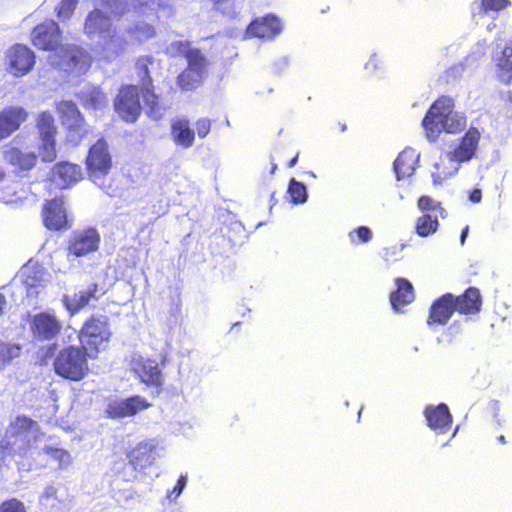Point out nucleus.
<instances>
[{
  "label": "nucleus",
  "mask_w": 512,
  "mask_h": 512,
  "mask_svg": "<svg viewBox=\"0 0 512 512\" xmlns=\"http://www.w3.org/2000/svg\"><path fill=\"white\" fill-rule=\"evenodd\" d=\"M288 194L291 202L294 204H302L307 200L306 186L295 179H291L288 186Z\"/></svg>",
  "instance_id": "obj_40"
},
{
  "label": "nucleus",
  "mask_w": 512,
  "mask_h": 512,
  "mask_svg": "<svg viewBox=\"0 0 512 512\" xmlns=\"http://www.w3.org/2000/svg\"><path fill=\"white\" fill-rule=\"evenodd\" d=\"M439 228L437 216L425 213L419 216L415 222V232L420 237H428L435 234Z\"/></svg>",
  "instance_id": "obj_33"
},
{
  "label": "nucleus",
  "mask_w": 512,
  "mask_h": 512,
  "mask_svg": "<svg viewBox=\"0 0 512 512\" xmlns=\"http://www.w3.org/2000/svg\"><path fill=\"white\" fill-rule=\"evenodd\" d=\"M171 137L176 145L190 148L195 140V132L190 128L187 119L177 118L171 123Z\"/></svg>",
  "instance_id": "obj_30"
},
{
  "label": "nucleus",
  "mask_w": 512,
  "mask_h": 512,
  "mask_svg": "<svg viewBox=\"0 0 512 512\" xmlns=\"http://www.w3.org/2000/svg\"><path fill=\"white\" fill-rule=\"evenodd\" d=\"M112 27L109 16L100 9L90 11L84 21V33L93 37L109 32Z\"/></svg>",
  "instance_id": "obj_26"
},
{
  "label": "nucleus",
  "mask_w": 512,
  "mask_h": 512,
  "mask_svg": "<svg viewBox=\"0 0 512 512\" xmlns=\"http://www.w3.org/2000/svg\"><path fill=\"white\" fill-rule=\"evenodd\" d=\"M346 129V125L345 124H340V130L341 131H345Z\"/></svg>",
  "instance_id": "obj_59"
},
{
  "label": "nucleus",
  "mask_w": 512,
  "mask_h": 512,
  "mask_svg": "<svg viewBox=\"0 0 512 512\" xmlns=\"http://www.w3.org/2000/svg\"><path fill=\"white\" fill-rule=\"evenodd\" d=\"M38 154L43 162H53L57 157V127L51 112L43 111L36 118Z\"/></svg>",
  "instance_id": "obj_8"
},
{
  "label": "nucleus",
  "mask_w": 512,
  "mask_h": 512,
  "mask_svg": "<svg viewBox=\"0 0 512 512\" xmlns=\"http://www.w3.org/2000/svg\"><path fill=\"white\" fill-rule=\"evenodd\" d=\"M282 31L280 19L273 14L253 19L246 28L248 37L273 39Z\"/></svg>",
  "instance_id": "obj_19"
},
{
  "label": "nucleus",
  "mask_w": 512,
  "mask_h": 512,
  "mask_svg": "<svg viewBox=\"0 0 512 512\" xmlns=\"http://www.w3.org/2000/svg\"><path fill=\"white\" fill-rule=\"evenodd\" d=\"M98 5L112 14L122 15L126 9L125 0H97Z\"/></svg>",
  "instance_id": "obj_44"
},
{
  "label": "nucleus",
  "mask_w": 512,
  "mask_h": 512,
  "mask_svg": "<svg viewBox=\"0 0 512 512\" xmlns=\"http://www.w3.org/2000/svg\"><path fill=\"white\" fill-rule=\"evenodd\" d=\"M396 290L392 291L390 294V303L396 312L401 311V309L412 303L415 298L414 288L412 284L405 278H396Z\"/></svg>",
  "instance_id": "obj_28"
},
{
  "label": "nucleus",
  "mask_w": 512,
  "mask_h": 512,
  "mask_svg": "<svg viewBox=\"0 0 512 512\" xmlns=\"http://www.w3.org/2000/svg\"><path fill=\"white\" fill-rule=\"evenodd\" d=\"M468 231H469V227L468 226L463 228V230L461 232V235H460V242H461V244H464V242L466 240V237L468 235Z\"/></svg>",
  "instance_id": "obj_54"
},
{
  "label": "nucleus",
  "mask_w": 512,
  "mask_h": 512,
  "mask_svg": "<svg viewBox=\"0 0 512 512\" xmlns=\"http://www.w3.org/2000/svg\"><path fill=\"white\" fill-rule=\"evenodd\" d=\"M212 121L208 118H200L196 122V132L199 138H205L211 130Z\"/></svg>",
  "instance_id": "obj_51"
},
{
  "label": "nucleus",
  "mask_w": 512,
  "mask_h": 512,
  "mask_svg": "<svg viewBox=\"0 0 512 512\" xmlns=\"http://www.w3.org/2000/svg\"><path fill=\"white\" fill-rule=\"evenodd\" d=\"M127 33L132 42L140 44L151 38L156 34L153 25L146 22H138L132 27L127 29Z\"/></svg>",
  "instance_id": "obj_35"
},
{
  "label": "nucleus",
  "mask_w": 512,
  "mask_h": 512,
  "mask_svg": "<svg viewBox=\"0 0 512 512\" xmlns=\"http://www.w3.org/2000/svg\"><path fill=\"white\" fill-rule=\"evenodd\" d=\"M182 299L180 292H175L169 297L168 314L170 318L177 321L181 317Z\"/></svg>",
  "instance_id": "obj_46"
},
{
  "label": "nucleus",
  "mask_w": 512,
  "mask_h": 512,
  "mask_svg": "<svg viewBox=\"0 0 512 512\" xmlns=\"http://www.w3.org/2000/svg\"><path fill=\"white\" fill-rule=\"evenodd\" d=\"M454 312H457L454 295L445 293L432 302L428 312L427 324L429 326L446 325Z\"/></svg>",
  "instance_id": "obj_18"
},
{
  "label": "nucleus",
  "mask_w": 512,
  "mask_h": 512,
  "mask_svg": "<svg viewBox=\"0 0 512 512\" xmlns=\"http://www.w3.org/2000/svg\"><path fill=\"white\" fill-rule=\"evenodd\" d=\"M298 157H299V153H296V155L288 162L287 166L289 168H292L295 166L297 160H298Z\"/></svg>",
  "instance_id": "obj_55"
},
{
  "label": "nucleus",
  "mask_w": 512,
  "mask_h": 512,
  "mask_svg": "<svg viewBox=\"0 0 512 512\" xmlns=\"http://www.w3.org/2000/svg\"><path fill=\"white\" fill-rule=\"evenodd\" d=\"M419 162V154L413 148H406L399 153L394 161V171L398 180L414 174Z\"/></svg>",
  "instance_id": "obj_27"
},
{
  "label": "nucleus",
  "mask_w": 512,
  "mask_h": 512,
  "mask_svg": "<svg viewBox=\"0 0 512 512\" xmlns=\"http://www.w3.org/2000/svg\"><path fill=\"white\" fill-rule=\"evenodd\" d=\"M5 176V172L0 168V182L4 180Z\"/></svg>",
  "instance_id": "obj_58"
},
{
  "label": "nucleus",
  "mask_w": 512,
  "mask_h": 512,
  "mask_svg": "<svg viewBox=\"0 0 512 512\" xmlns=\"http://www.w3.org/2000/svg\"><path fill=\"white\" fill-rule=\"evenodd\" d=\"M497 440H498V442H499L500 444H503V445L507 443L506 438H505V436H504V435H500V436H498V437H497Z\"/></svg>",
  "instance_id": "obj_57"
},
{
  "label": "nucleus",
  "mask_w": 512,
  "mask_h": 512,
  "mask_svg": "<svg viewBox=\"0 0 512 512\" xmlns=\"http://www.w3.org/2000/svg\"><path fill=\"white\" fill-rule=\"evenodd\" d=\"M41 215L43 224L48 230L61 231L71 227L64 206L63 196H56L53 199L46 200L43 204Z\"/></svg>",
  "instance_id": "obj_13"
},
{
  "label": "nucleus",
  "mask_w": 512,
  "mask_h": 512,
  "mask_svg": "<svg viewBox=\"0 0 512 512\" xmlns=\"http://www.w3.org/2000/svg\"><path fill=\"white\" fill-rule=\"evenodd\" d=\"M20 277L28 298H37L45 288L46 269L37 262L28 261L21 268Z\"/></svg>",
  "instance_id": "obj_15"
},
{
  "label": "nucleus",
  "mask_w": 512,
  "mask_h": 512,
  "mask_svg": "<svg viewBox=\"0 0 512 512\" xmlns=\"http://www.w3.org/2000/svg\"><path fill=\"white\" fill-rule=\"evenodd\" d=\"M112 332L109 319L103 315H91L82 324L78 339L80 346L87 349L91 359H96L101 350L110 342Z\"/></svg>",
  "instance_id": "obj_4"
},
{
  "label": "nucleus",
  "mask_w": 512,
  "mask_h": 512,
  "mask_svg": "<svg viewBox=\"0 0 512 512\" xmlns=\"http://www.w3.org/2000/svg\"><path fill=\"white\" fill-rule=\"evenodd\" d=\"M140 92L138 85L134 84H123L118 89L113 105L115 112L123 121L134 123L140 117L142 113Z\"/></svg>",
  "instance_id": "obj_9"
},
{
  "label": "nucleus",
  "mask_w": 512,
  "mask_h": 512,
  "mask_svg": "<svg viewBox=\"0 0 512 512\" xmlns=\"http://www.w3.org/2000/svg\"><path fill=\"white\" fill-rule=\"evenodd\" d=\"M195 47L191 46L190 41L187 40H177L173 41L169 47L167 48V53L173 57H184L187 58V55L193 51Z\"/></svg>",
  "instance_id": "obj_42"
},
{
  "label": "nucleus",
  "mask_w": 512,
  "mask_h": 512,
  "mask_svg": "<svg viewBox=\"0 0 512 512\" xmlns=\"http://www.w3.org/2000/svg\"><path fill=\"white\" fill-rule=\"evenodd\" d=\"M62 322L55 313L40 312L33 316L30 331L33 337L40 341H51L62 332Z\"/></svg>",
  "instance_id": "obj_14"
},
{
  "label": "nucleus",
  "mask_w": 512,
  "mask_h": 512,
  "mask_svg": "<svg viewBox=\"0 0 512 512\" xmlns=\"http://www.w3.org/2000/svg\"><path fill=\"white\" fill-rule=\"evenodd\" d=\"M52 177L63 188H67L80 181L83 178V172L80 165L61 161L53 167Z\"/></svg>",
  "instance_id": "obj_24"
},
{
  "label": "nucleus",
  "mask_w": 512,
  "mask_h": 512,
  "mask_svg": "<svg viewBox=\"0 0 512 512\" xmlns=\"http://www.w3.org/2000/svg\"><path fill=\"white\" fill-rule=\"evenodd\" d=\"M185 484H186V477L181 475L178 480H177V483L176 485L174 486L173 488V492L175 493V496H179L182 492V490L184 489L185 487Z\"/></svg>",
  "instance_id": "obj_53"
},
{
  "label": "nucleus",
  "mask_w": 512,
  "mask_h": 512,
  "mask_svg": "<svg viewBox=\"0 0 512 512\" xmlns=\"http://www.w3.org/2000/svg\"><path fill=\"white\" fill-rule=\"evenodd\" d=\"M151 406V403L145 398L134 395L124 400L110 402L106 407V414L112 419H121L134 416L138 412L146 410Z\"/></svg>",
  "instance_id": "obj_17"
},
{
  "label": "nucleus",
  "mask_w": 512,
  "mask_h": 512,
  "mask_svg": "<svg viewBox=\"0 0 512 512\" xmlns=\"http://www.w3.org/2000/svg\"><path fill=\"white\" fill-rule=\"evenodd\" d=\"M63 31L52 19H46L33 27L30 33L31 44L42 51H59L63 43Z\"/></svg>",
  "instance_id": "obj_10"
},
{
  "label": "nucleus",
  "mask_w": 512,
  "mask_h": 512,
  "mask_svg": "<svg viewBox=\"0 0 512 512\" xmlns=\"http://www.w3.org/2000/svg\"><path fill=\"white\" fill-rule=\"evenodd\" d=\"M81 102L84 108L97 110L105 105L106 96L100 89L93 88L81 96Z\"/></svg>",
  "instance_id": "obj_37"
},
{
  "label": "nucleus",
  "mask_w": 512,
  "mask_h": 512,
  "mask_svg": "<svg viewBox=\"0 0 512 512\" xmlns=\"http://www.w3.org/2000/svg\"><path fill=\"white\" fill-rule=\"evenodd\" d=\"M480 139L479 129L470 127L459 142L435 164L437 176L442 179L448 178L458 171L461 163L472 160L476 156Z\"/></svg>",
  "instance_id": "obj_3"
},
{
  "label": "nucleus",
  "mask_w": 512,
  "mask_h": 512,
  "mask_svg": "<svg viewBox=\"0 0 512 512\" xmlns=\"http://www.w3.org/2000/svg\"><path fill=\"white\" fill-rule=\"evenodd\" d=\"M424 416L428 427L439 434L446 433L452 425V415L446 404L428 405L424 409Z\"/></svg>",
  "instance_id": "obj_21"
},
{
  "label": "nucleus",
  "mask_w": 512,
  "mask_h": 512,
  "mask_svg": "<svg viewBox=\"0 0 512 512\" xmlns=\"http://www.w3.org/2000/svg\"><path fill=\"white\" fill-rule=\"evenodd\" d=\"M127 44L128 42L123 37H120L115 33L110 35L106 41L107 49L115 55L122 54L126 50Z\"/></svg>",
  "instance_id": "obj_45"
},
{
  "label": "nucleus",
  "mask_w": 512,
  "mask_h": 512,
  "mask_svg": "<svg viewBox=\"0 0 512 512\" xmlns=\"http://www.w3.org/2000/svg\"><path fill=\"white\" fill-rule=\"evenodd\" d=\"M98 298L99 285L91 283L86 290L78 291L71 296L65 295L63 303L65 308L73 314L88 306L91 300H98Z\"/></svg>",
  "instance_id": "obj_25"
},
{
  "label": "nucleus",
  "mask_w": 512,
  "mask_h": 512,
  "mask_svg": "<svg viewBox=\"0 0 512 512\" xmlns=\"http://www.w3.org/2000/svg\"><path fill=\"white\" fill-rule=\"evenodd\" d=\"M29 113L19 105L5 106L0 110V141L7 139L28 120Z\"/></svg>",
  "instance_id": "obj_16"
},
{
  "label": "nucleus",
  "mask_w": 512,
  "mask_h": 512,
  "mask_svg": "<svg viewBox=\"0 0 512 512\" xmlns=\"http://www.w3.org/2000/svg\"><path fill=\"white\" fill-rule=\"evenodd\" d=\"M204 79V75L184 68L176 78V83L182 91H191L196 89Z\"/></svg>",
  "instance_id": "obj_34"
},
{
  "label": "nucleus",
  "mask_w": 512,
  "mask_h": 512,
  "mask_svg": "<svg viewBox=\"0 0 512 512\" xmlns=\"http://www.w3.org/2000/svg\"><path fill=\"white\" fill-rule=\"evenodd\" d=\"M187 66L192 71L198 72L205 76L209 61L199 48H194L189 55H187Z\"/></svg>",
  "instance_id": "obj_36"
},
{
  "label": "nucleus",
  "mask_w": 512,
  "mask_h": 512,
  "mask_svg": "<svg viewBox=\"0 0 512 512\" xmlns=\"http://www.w3.org/2000/svg\"><path fill=\"white\" fill-rule=\"evenodd\" d=\"M79 0H60L55 7V14L57 18L64 22L69 20L75 12Z\"/></svg>",
  "instance_id": "obj_41"
},
{
  "label": "nucleus",
  "mask_w": 512,
  "mask_h": 512,
  "mask_svg": "<svg viewBox=\"0 0 512 512\" xmlns=\"http://www.w3.org/2000/svg\"><path fill=\"white\" fill-rule=\"evenodd\" d=\"M100 236L96 229L88 228L86 230L76 232L71 237L68 244V251L76 257L85 256L98 249Z\"/></svg>",
  "instance_id": "obj_20"
},
{
  "label": "nucleus",
  "mask_w": 512,
  "mask_h": 512,
  "mask_svg": "<svg viewBox=\"0 0 512 512\" xmlns=\"http://www.w3.org/2000/svg\"><path fill=\"white\" fill-rule=\"evenodd\" d=\"M5 160L19 170H31L37 163V154L29 151L25 152L17 147H9L4 151Z\"/></svg>",
  "instance_id": "obj_29"
},
{
  "label": "nucleus",
  "mask_w": 512,
  "mask_h": 512,
  "mask_svg": "<svg viewBox=\"0 0 512 512\" xmlns=\"http://www.w3.org/2000/svg\"><path fill=\"white\" fill-rule=\"evenodd\" d=\"M6 59L9 71L16 77L29 73L36 63L34 51L22 43L13 44L6 53Z\"/></svg>",
  "instance_id": "obj_12"
},
{
  "label": "nucleus",
  "mask_w": 512,
  "mask_h": 512,
  "mask_svg": "<svg viewBox=\"0 0 512 512\" xmlns=\"http://www.w3.org/2000/svg\"><path fill=\"white\" fill-rule=\"evenodd\" d=\"M276 168H277V165L273 164L272 171H271L272 174L275 172Z\"/></svg>",
  "instance_id": "obj_60"
},
{
  "label": "nucleus",
  "mask_w": 512,
  "mask_h": 512,
  "mask_svg": "<svg viewBox=\"0 0 512 512\" xmlns=\"http://www.w3.org/2000/svg\"><path fill=\"white\" fill-rule=\"evenodd\" d=\"M58 52L62 62L71 69H83L90 66L91 57L81 46L63 44Z\"/></svg>",
  "instance_id": "obj_23"
},
{
  "label": "nucleus",
  "mask_w": 512,
  "mask_h": 512,
  "mask_svg": "<svg viewBox=\"0 0 512 512\" xmlns=\"http://www.w3.org/2000/svg\"><path fill=\"white\" fill-rule=\"evenodd\" d=\"M154 447L145 442L137 444L128 453L129 463L135 470L144 469L153 463Z\"/></svg>",
  "instance_id": "obj_31"
},
{
  "label": "nucleus",
  "mask_w": 512,
  "mask_h": 512,
  "mask_svg": "<svg viewBox=\"0 0 512 512\" xmlns=\"http://www.w3.org/2000/svg\"><path fill=\"white\" fill-rule=\"evenodd\" d=\"M453 98L442 95L427 110L422 119V127L429 142H436L445 131L457 134L466 128V117L454 111Z\"/></svg>",
  "instance_id": "obj_2"
},
{
  "label": "nucleus",
  "mask_w": 512,
  "mask_h": 512,
  "mask_svg": "<svg viewBox=\"0 0 512 512\" xmlns=\"http://www.w3.org/2000/svg\"><path fill=\"white\" fill-rule=\"evenodd\" d=\"M418 208L425 212V211H439L440 216L442 218L445 217V210L442 207L440 202H436L434 199H432L428 195H422L418 198L417 201Z\"/></svg>",
  "instance_id": "obj_43"
},
{
  "label": "nucleus",
  "mask_w": 512,
  "mask_h": 512,
  "mask_svg": "<svg viewBox=\"0 0 512 512\" xmlns=\"http://www.w3.org/2000/svg\"><path fill=\"white\" fill-rule=\"evenodd\" d=\"M469 200L472 203H480L482 200V191L480 188H474L469 192Z\"/></svg>",
  "instance_id": "obj_52"
},
{
  "label": "nucleus",
  "mask_w": 512,
  "mask_h": 512,
  "mask_svg": "<svg viewBox=\"0 0 512 512\" xmlns=\"http://www.w3.org/2000/svg\"><path fill=\"white\" fill-rule=\"evenodd\" d=\"M154 64V58L150 55H141L135 59V72L139 81V89L148 108V115L153 119L163 116L165 107L160 101V96L155 92L150 67Z\"/></svg>",
  "instance_id": "obj_6"
},
{
  "label": "nucleus",
  "mask_w": 512,
  "mask_h": 512,
  "mask_svg": "<svg viewBox=\"0 0 512 512\" xmlns=\"http://www.w3.org/2000/svg\"><path fill=\"white\" fill-rule=\"evenodd\" d=\"M85 166L89 179L96 184L110 173L113 160L106 139L99 138L89 147Z\"/></svg>",
  "instance_id": "obj_7"
},
{
  "label": "nucleus",
  "mask_w": 512,
  "mask_h": 512,
  "mask_svg": "<svg viewBox=\"0 0 512 512\" xmlns=\"http://www.w3.org/2000/svg\"><path fill=\"white\" fill-rule=\"evenodd\" d=\"M91 355L80 345H67L58 349L56 343L41 346L36 353V363L40 366L52 365L54 373L62 379L79 382L89 372Z\"/></svg>",
  "instance_id": "obj_1"
},
{
  "label": "nucleus",
  "mask_w": 512,
  "mask_h": 512,
  "mask_svg": "<svg viewBox=\"0 0 512 512\" xmlns=\"http://www.w3.org/2000/svg\"><path fill=\"white\" fill-rule=\"evenodd\" d=\"M43 451L56 460L59 465L66 464L70 458L69 453L62 448L46 446Z\"/></svg>",
  "instance_id": "obj_50"
},
{
  "label": "nucleus",
  "mask_w": 512,
  "mask_h": 512,
  "mask_svg": "<svg viewBox=\"0 0 512 512\" xmlns=\"http://www.w3.org/2000/svg\"><path fill=\"white\" fill-rule=\"evenodd\" d=\"M21 354V346L0 340V370Z\"/></svg>",
  "instance_id": "obj_38"
},
{
  "label": "nucleus",
  "mask_w": 512,
  "mask_h": 512,
  "mask_svg": "<svg viewBox=\"0 0 512 512\" xmlns=\"http://www.w3.org/2000/svg\"><path fill=\"white\" fill-rule=\"evenodd\" d=\"M55 111L65 133L67 143L77 146L88 135V125L79 107L72 100H61Z\"/></svg>",
  "instance_id": "obj_5"
},
{
  "label": "nucleus",
  "mask_w": 512,
  "mask_h": 512,
  "mask_svg": "<svg viewBox=\"0 0 512 512\" xmlns=\"http://www.w3.org/2000/svg\"><path fill=\"white\" fill-rule=\"evenodd\" d=\"M353 244L367 243L372 237L371 230L367 226H360L349 233Z\"/></svg>",
  "instance_id": "obj_48"
},
{
  "label": "nucleus",
  "mask_w": 512,
  "mask_h": 512,
  "mask_svg": "<svg viewBox=\"0 0 512 512\" xmlns=\"http://www.w3.org/2000/svg\"><path fill=\"white\" fill-rule=\"evenodd\" d=\"M496 75L505 84L512 82V39L495 59Z\"/></svg>",
  "instance_id": "obj_32"
},
{
  "label": "nucleus",
  "mask_w": 512,
  "mask_h": 512,
  "mask_svg": "<svg viewBox=\"0 0 512 512\" xmlns=\"http://www.w3.org/2000/svg\"><path fill=\"white\" fill-rule=\"evenodd\" d=\"M37 426V423L26 415H18L10 423V430L13 436H20L28 433Z\"/></svg>",
  "instance_id": "obj_39"
},
{
  "label": "nucleus",
  "mask_w": 512,
  "mask_h": 512,
  "mask_svg": "<svg viewBox=\"0 0 512 512\" xmlns=\"http://www.w3.org/2000/svg\"><path fill=\"white\" fill-rule=\"evenodd\" d=\"M5 304H6L5 297L2 294H0V314L3 311Z\"/></svg>",
  "instance_id": "obj_56"
},
{
  "label": "nucleus",
  "mask_w": 512,
  "mask_h": 512,
  "mask_svg": "<svg viewBox=\"0 0 512 512\" xmlns=\"http://www.w3.org/2000/svg\"><path fill=\"white\" fill-rule=\"evenodd\" d=\"M0 512H27L22 501L9 498L0 503Z\"/></svg>",
  "instance_id": "obj_49"
},
{
  "label": "nucleus",
  "mask_w": 512,
  "mask_h": 512,
  "mask_svg": "<svg viewBox=\"0 0 512 512\" xmlns=\"http://www.w3.org/2000/svg\"><path fill=\"white\" fill-rule=\"evenodd\" d=\"M454 299L457 312L461 315H475L482 310L483 298L477 287H468Z\"/></svg>",
  "instance_id": "obj_22"
},
{
  "label": "nucleus",
  "mask_w": 512,
  "mask_h": 512,
  "mask_svg": "<svg viewBox=\"0 0 512 512\" xmlns=\"http://www.w3.org/2000/svg\"><path fill=\"white\" fill-rule=\"evenodd\" d=\"M132 370L141 383L152 389V396L157 397L163 391L164 377L159 364L152 359L139 357L132 362Z\"/></svg>",
  "instance_id": "obj_11"
},
{
  "label": "nucleus",
  "mask_w": 512,
  "mask_h": 512,
  "mask_svg": "<svg viewBox=\"0 0 512 512\" xmlns=\"http://www.w3.org/2000/svg\"><path fill=\"white\" fill-rule=\"evenodd\" d=\"M511 5L510 0H480V7L484 13L501 11Z\"/></svg>",
  "instance_id": "obj_47"
}]
</instances>
